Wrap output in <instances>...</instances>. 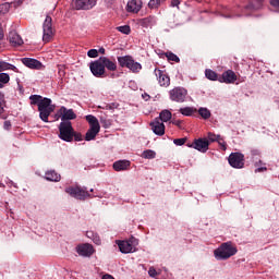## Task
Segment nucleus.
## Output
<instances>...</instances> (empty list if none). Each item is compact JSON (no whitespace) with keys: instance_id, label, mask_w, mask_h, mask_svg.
Segmentation results:
<instances>
[{"instance_id":"nucleus-1","label":"nucleus","mask_w":279,"mask_h":279,"mask_svg":"<svg viewBox=\"0 0 279 279\" xmlns=\"http://www.w3.org/2000/svg\"><path fill=\"white\" fill-rule=\"evenodd\" d=\"M32 106H38L39 118L44 123H49L51 112L56 110V106L51 105V99L43 98L40 95H32L29 97Z\"/></svg>"},{"instance_id":"nucleus-2","label":"nucleus","mask_w":279,"mask_h":279,"mask_svg":"<svg viewBox=\"0 0 279 279\" xmlns=\"http://www.w3.org/2000/svg\"><path fill=\"white\" fill-rule=\"evenodd\" d=\"M89 69L95 77H106V69L107 71H117V60L100 57L89 64Z\"/></svg>"},{"instance_id":"nucleus-3","label":"nucleus","mask_w":279,"mask_h":279,"mask_svg":"<svg viewBox=\"0 0 279 279\" xmlns=\"http://www.w3.org/2000/svg\"><path fill=\"white\" fill-rule=\"evenodd\" d=\"M236 252H238L236 246L233 245L232 242H225L214 251V256L218 260H228V258H231V256H234Z\"/></svg>"},{"instance_id":"nucleus-4","label":"nucleus","mask_w":279,"mask_h":279,"mask_svg":"<svg viewBox=\"0 0 279 279\" xmlns=\"http://www.w3.org/2000/svg\"><path fill=\"white\" fill-rule=\"evenodd\" d=\"M85 119L89 124V129L85 134V141H95V138H97V134L101 132V125L99 124V120L93 114L86 116Z\"/></svg>"},{"instance_id":"nucleus-5","label":"nucleus","mask_w":279,"mask_h":279,"mask_svg":"<svg viewBox=\"0 0 279 279\" xmlns=\"http://www.w3.org/2000/svg\"><path fill=\"white\" fill-rule=\"evenodd\" d=\"M116 243L122 254H132L136 252V247L138 246V240H136L135 238L122 241L117 240Z\"/></svg>"},{"instance_id":"nucleus-6","label":"nucleus","mask_w":279,"mask_h":279,"mask_svg":"<svg viewBox=\"0 0 279 279\" xmlns=\"http://www.w3.org/2000/svg\"><path fill=\"white\" fill-rule=\"evenodd\" d=\"M74 131L73 124L70 121L61 122L59 125V138L65 141V143H72Z\"/></svg>"},{"instance_id":"nucleus-7","label":"nucleus","mask_w":279,"mask_h":279,"mask_svg":"<svg viewBox=\"0 0 279 279\" xmlns=\"http://www.w3.org/2000/svg\"><path fill=\"white\" fill-rule=\"evenodd\" d=\"M118 62L122 69H129L132 73H138L143 69V65L134 61L131 56L118 57Z\"/></svg>"},{"instance_id":"nucleus-8","label":"nucleus","mask_w":279,"mask_h":279,"mask_svg":"<svg viewBox=\"0 0 279 279\" xmlns=\"http://www.w3.org/2000/svg\"><path fill=\"white\" fill-rule=\"evenodd\" d=\"M154 73L159 86L162 88H169V86H171V77L169 76V73H167V70H160L157 68Z\"/></svg>"},{"instance_id":"nucleus-9","label":"nucleus","mask_w":279,"mask_h":279,"mask_svg":"<svg viewBox=\"0 0 279 279\" xmlns=\"http://www.w3.org/2000/svg\"><path fill=\"white\" fill-rule=\"evenodd\" d=\"M171 101H177L178 104H184L186 101V96L189 92L183 87H174L169 92Z\"/></svg>"},{"instance_id":"nucleus-10","label":"nucleus","mask_w":279,"mask_h":279,"mask_svg":"<svg viewBox=\"0 0 279 279\" xmlns=\"http://www.w3.org/2000/svg\"><path fill=\"white\" fill-rule=\"evenodd\" d=\"M228 162L233 169H243V167H245V155L241 153H231Z\"/></svg>"},{"instance_id":"nucleus-11","label":"nucleus","mask_w":279,"mask_h":279,"mask_svg":"<svg viewBox=\"0 0 279 279\" xmlns=\"http://www.w3.org/2000/svg\"><path fill=\"white\" fill-rule=\"evenodd\" d=\"M52 19L51 16L47 15L46 20L44 22V35H43V40L44 43H51L53 40V26H52Z\"/></svg>"},{"instance_id":"nucleus-12","label":"nucleus","mask_w":279,"mask_h":279,"mask_svg":"<svg viewBox=\"0 0 279 279\" xmlns=\"http://www.w3.org/2000/svg\"><path fill=\"white\" fill-rule=\"evenodd\" d=\"M65 193L76 199H86V197H88V191H85L84 187H80L77 185L66 187Z\"/></svg>"},{"instance_id":"nucleus-13","label":"nucleus","mask_w":279,"mask_h":279,"mask_svg":"<svg viewBox=\"0 0 279 279\" xmlns=\"http://www.w3.org/2000/svg\"><path fill=\"white\" fill-rule=\"evenodd\" d=\"M189 147H192V149H196L197 151H201V154H206L210 147V143L206 137L196 138L193 141Z\"/></svg>"},{"instance_id":"nucleus-14","label":"nucleus","mask_w":279,"mask_h":279,"mask_svg":"<svg viewBox=\"0 0 279 279\" xmlns=\"http://www.w3.org/2000/svg\"><path fill=\"white\" fill-rule=\"evenodd\" d=\"M97 0H72L73 10H90L95 8Z\"/></svg>"},{"instance_id":"nucleus-15","label":"nucleus","mask_w":279,"mask_h":279,"mask_svg":"<svg viewBox=\"0 0 279 279\" xmlns=\"http://www.w3.org/2000/svg\"><path fill=\"white\" fill-rule=\"evenodd\" d=\"M76 253L78 256H84L85 258H90L95 254V247L92 244H78L76 246Z\"/></svg>"},{"instance_id":"nucleus-16","label":"nucleus","mask_w":279,"mask_h":279,"mask_svg":"<svg viewBox=\"0 0 279 279\" xmlns=\"http://www.w3.org/2000/svg\"><path fill=\"white\" fill-rule=\"evenodd\" d=\"M22 63L24 64V66H27V69H33L36 71H43V69H45L43 62L32 58H23Z\"/></svg>"},{"instance_id":"nucleus-17","label":"nucleus","mask_w":279,"mask_h":279,"mask_svg":"<svg viewBox=\"0 0 279 279\" xmlns=\"http://www.w3.org/2000/svg\"><path fill=\"white\" fill-rule=\"evenodd\" d=\"M238 76L236 73L232 70H227L222 73L221 76H219L218 82L225 83V84H234L236 82Z\"/></svg>"},{"instance_id":"nucleus-18","label":"nucleus","mask_w":279,"mask_h":279,"mask_svg":"<svg viewBox=\"0 0 279 279\" xmlns=\"http://www.w3.org/2000/svg\"><path fill=\"white\" fill-rule=\"evenodd\" d=\"M150 129L157 136H165V123L160 119H155L150 122Z\"/></svg>"},{"instance_id":"nucleus-19","label":"nucleus","mask_w":279,"mask_h":279,"mask_svg":"<svg viewBox=\"0 0 279 279\" xmlns=\"http://www.w3.org/2000/svg\"><path fill=\"white\" fill-rule=\"evenodd\" d=\"M59 117H62V121H73V119H77L73 109H66L65 107L59 109Z\"/></svg>"},{"instance_id":"nucleus-20","label":"nucleus","mask_w":279,"mask_h":279,"mask_svg":"<svg viewBox=\"0 0 279 279\" xmlns=\"http://www.w3.org/2000/svg\"><path fill=\"white\" fill-rule=\"evenodd\" d=\"M22 3V0H14L0 4V16L1 14H8V12H10V8H19Z\"/></svg>"},{"instance_id":"nucleus-21","label":"nucleus","mask_w":279,"mask_h":279,"mask_svg":"<svg viewBox=\"0 0 279 279\" xmlns=\"http://www.w3.org/2000/svg\"><path fill=\"white\" fill-rule=\"evenodd\" d=\"M141 8H143V1L141 0H131L128 2L126 10L128 12H133L138 14L141 12Z\"/></svg>"},{"instance_id":"nucleus-22","label":"nucleus","mask_w":279,"mask_h":279,"mask_svg":"<svg viewBox=\"0 0 279 279\" xmlns=\"http://www.w3.org/2000/svg\"><path fill=\"white\" fill-rule=\"evenodd\" d=\"M9 41L12 47H21V45H23V38H21V35L15 31L9 33Z\"/></svg>"},{"instance_id":"nucleus-23","label":"nucleus","mask_w":279,"mask_h":279,"mask_svg":"<svg viewBox=\"0 0 279 279\" xmlns=\"http://www.w3.org/2000/svg\"><path fill=\"white\" fill-rule=\"evenodd\" d=\"M131 165L130 160H118L113 162V169L114 171H128Z\"/></svg>"},{"instance_id":"nucleus-24","label":"nucleus","mask_w":279,"mask_h":279,"mask_svg":"<svg viewBox=\"0 0 279 279\" xmlns=\"http://www.w3.org/2000/svg\"><path fill=\"white\" fill-rule=\"evenodd\" d=\"M45 178L46 180H48V182H60V180L62 179V177L58 172H56V170L47 171Z\"/></svg>"},{"instance_id":"nucleus-25","label":"nucleus","mask_w":279,"mask_h":279,"mask_svg":"<svg viewBox=\"0 0 279 279\" xmlns=\"http://www.w3.org/2000/svg\"><path fill=\"white\" fill-rule=\"evenodd\" d=\"M2 71H14V73H19V68L5 61H0V73Z\"/></svg>"},{"instance_id":"nucleus-26","label":"nucleus","mask_w":279,"mask_h":279,"mask_svg":"<svg viewBox=\"0 0 279 279\" xmlns=\"http://www.w3.org/2000/svg\"><path fill=\"white\" fill-rule=\"evenodd\" d=\"M179 112L183 114V117H193V114H197V109L194 107H185L181 108Z\"/></svg>"},{"instance_id":"nucleus-27","label":"nucleus","mask_w":279,"mask_h":279,"mask_svg":"<svg viewBox=\"0 0 279 279\" xmlns=\"http://www.w3.org/2000/svg\"><path fill=\"white\" fill-rule=\"evenodd\" d=\"M171 111L169 110H162L159 114V121H161V123H167V121H171Z\"/></svg>"},{"instance_id":"nucleus-28","label":"nucleus","mask_w":279,"mask_h":279,"mask_svg":"<svg viewBox=\"0 0 279 279\" xmlns=\"http://www.w3.org/2000/svg\"><path fill=\"white\" fill-rule=\"evenodd\" d=\"M205 75L207 80H210L211 82H217V81L219 82V75L217 74V72L213 70H206Z\"/></svg>"},{"instance_id":"nucleus-29","label":"nucleus","mask_w":279,"mask_h":279,"mask_svg":"<svg viewBox=\"0 0 279 279\" xmlns=\"http://www.w3.org/2000/svg\"><path fill=\"white\" fill-rule=\"evenodd\" d=\"M198 114L202 117V119L208 120L211 117L210 110L208 108L201 107L197 110Z\"/></svg>"},{"instance_id":"nucleus-30","label":"nucleus","mask_w":279,"mask_h":279,"mask_svg":"<svg viewBox=\"0 0 279 279\" xmlns=\"http://www.w3.org/2000/svg\"><path fill=\"white\" fill-rule=\"evenodd\" d=\"M220 137H221V135H217L213 132H208L206 140L208 141V143L210 145V143H217Z\"/></svg>"},{"instance_id":"nucleus-31","label":"nucleus","mask_w":279,"mask_h":279,"mask_svg":"<svg viewBox=\"0 0 279 279\" xmlns=\"http://www.w3.org/2000/svg\"><path fill=\"white\" fill-rule=\"evenodd\" d=\"M161 3H165V0H150L148 2V8H150V10H156L160 8Z\"/></svg>"},{"instance_id":"nucleus-32","label":"nucleus","mask_w":279,"mask_h":279,"mask_svg":"<svg viewBox=\"0 0 279 279\" xmlns=\"http://www.w3.org/2000/svg\"><path fill=\"white\" fill-rule=\"evenodd\" d=\"M142 158L151 160V159L156 158V151H154L151 149L144 150L142 154Z\"/></svg>"},{"instance_id":"nucleus-33","label":"nucleus","mask_w":279,"mask_h":279,"mask_svg":"<svg viewBox=\"0 0 279 279\" xmlns=\"http://www.w3.org/2000/svg\"><path fill=\"white\" fill-rule=\"evenodd\" d=\"M165 56L169 62H180V58L173 52H166Z\"/></svg>"},{"instance_id":"nucleus-34","label":"nucleus","mask_w":279,"mask_h":279,"mask_svg":"<svg viewBox=\"0 0 279 279\" xmlns=\"http://www.w3.org/2000/svg\"><path fill=\"white\" fill-rule=\"evenodd\" d=\"M10 83V74L8 73H0V84H2V88L5 86V84Z\"/></svg>"},{"instance_id":"nucleus-35","label":"nucleus","mask_w":279,"mask_h":279,"mask_svg":"<svg viewBox=\"0 0 279 279\" xmlns=\"http://www.w3.org/2000/svg\"><path fill=\"white\" fill-rule=\"evenodd\" d=\"M117 31L120 32L121 34H125L126 36L130 35L132 29L130 28V25H124V26H118Z\"/></svg>"},{"instance_id":"nucleus-36","label":"nucleus","mask_w":279,"mask_h":279,"mask_svg":"<svg viewBox=\"0 0 279 279\" xmlns=\"http://www.w3.org/2000/svg\"><path fill=\"white\" fill-rule=\"evenodd\" d=\"M217 143H218L221 151H226V149H228V143H226V140H223L221 136L218 138Z\"/></svg>"},{"instance_id":"nucleus-37","label":"nucleus","mask_w":279,"mask_h":279,"mask_svg":"<svg viewBox=\"0 0 279 279\" xmlns=\"http://www.w3.org/2000/svg\"><path fill=\"white\" fill-rule=\"evenodd\" d=\"M117 108H119V104L112 102V104L106 105L102 108V110H117Z\"/></svg>"},{"instance_id":"nucleus-38","label":"nucleus","mask_w":279,"mask_h":279,"mask_svg":"<svg viewBox=\"0 0 279 279\" xmlns=\"http://www.w3.org/2000/svg\"><path fill=\"white\" fill-rule=\"evenodd\" d=\"M88 58H98L99 57V51L97 49H90L87 52Z\"/></svg>"},{"instance_id":"nucleus-39","label":"nucleus","mask_w":279,"mask_h":279,"mask_svg":"<svg viewBox=\"0 0 279 279\" xmlns=\"http://www.w3.org/2000/svg\"><path fill=\"white\" fill-rule=\"evenodd\" d=\"M148 276H150V278H156V276H160V272L156 271V268L150 267L148 270Z\"/></svg>"},{"instance_id":"nucleus-40","label":"nucleus","mask_w":279,"mask_h":279,"mask_svg":"<svg viewBox=\"0 0 279 279\" xmlns=\"http://www.w3.org/2000/svg\"><path fill=\"white\" fill-rule=\"evenodd\" d=\"M174 145L182 146L186 143V138H175L173 140Z\"/></svg>"},{"instance_id":"nucleus-41","label":"nucleus","mask_w":279,"mask_h":279,"mask_svg":"<svg viewBox=\"0 0 279 279\" xmlns=\"http://www.w3.org/2000/svg\"><path fill=\"white\" fill-rule=\"evenodd\" d=\"M73 138H74L75 141H77V142L84 140L82 133H77V132H75V131L73 132Z\"/></svg>"},{"instance_id":"nucleus-42","label":"nucleus","mask_w":279,"mask_h":279,"mask_svg":"<svg viewBox=\"0 0 279 279\" xmlns=\"http://www.w3.org/2000/svg\"><path fill=\"white\" fill-rule=\"evenodd\" d=\"M5 112V99L0 100V116Z\"/></svg>"},{"instance_id":"nucleus-43","label":"nucleus","mask_w":279,"mask_h":279,"mask_svg":"<svg viewBox=\"0 0 279 279\" xmlns=\"http://www.w3.org/2000/svg\"><path fill=\"white\" fill-rule=\"evenodd\" d=\"M93 241L95 245H101V238H99L98 235H93Z\"/></svg>"},{"instance_id":"nucleus-44","label":"nucleus","mask_w":279,"mask_h":279,"mask_svg":"<svg viewBox=\"0 0 279 279\" xmlns=\"http://www.w3.org/2000/svg\"><path fill=\"white\" fill-rule=\"evenodd\" d=\"M3 128H4V130H10V128H12V122H10V121H4Z\"/></svg>"},{"instance_id":"nucleus-45","label":"nucleus","mask_w":279,"mask_h":279,"mask_svg":"<svg viewBox=\"0 0 279 279\" xmlns=\"http://www.w3.org/2000/svg\"><path fill=\"white\" fill-rule=\"evenodd\" d=\"M270 5H272V8H279V0H270Z\"/></svg>"},{"instance_id":"nucleus-46","label":"nucleus","mask_w":279,"mask_h":279,"mask_svg":"<svg viewBox=\"0 0 279 279\" xmlns=\"http://www.w3.org/2000/svg\"><path fill=\"white\" fill-rule=\"evenodd\" d=\"M263 171H267V167H260L255 169V173H263Z\"/></svg>"},{"instance_id":"nucleus-47","label":"nucleus","mask_w":279,"mask_h":279,"mask_svg":"<svg viewBox=\"0 0 279 279\" xmlns=\"http://www.w3.org/2000/svg\"><path fill=\"white\" fill-rule=\"evenodd\" d=\"M171 5L172 8H178V5H180V0H172Z\"/></svg>"},{"instance_id":"nucleus-48","label":"nucleus","mask_w":279,"mask_h":279,"mask_svg":"<svg viewBox=\"0 0 279 279\" xmlns=\"http://www.w3.org/2000/svg\"><path fill=\"white\" fill-rule=\"evenodd\" d=\"M54 119L56 121L60 120L62 121V116H60V110L57 111V113L54 114Z\"/></svg>"},{"instance_id":"nucleus-49","label":"nucleus","mask_w":279,"mask_h":279,"mask_svg":"<svg viewBox=\"0 0 279 279\" xmlns=\"http://www.w3.org/2000/svg\"><path fill=\"white\" fill-rule=\"evenodd\" d=\"M102 279H114V277H112L111 275H105L102 276Z\"/></svg>"},{"instance_id":"nucleus-50","label":"nucleus","mask_w":279,"mask_h":279,"mask_svg":"<svg viewBox=\"0 0 279 279\" xmlns=\"http://www.w3.org/2000/svg\"><path fill=\"white\" fill-rule=\"evenodd\" d=\"M98 53H101L102 56L106 54V49H105V48H100V49L98 50Z\"/></svg>"},{"instance_id":"nucleus-51","label":"nucleus","mask_w":279,"mask_h":279,"mask_svg":"<svg viewBox=\"0 0 279 279\" xmlns=\"http://www.w3.org/2000/svg\"><path fill=\"white\" fill-rule=\"evenodd\" d=\"M1 99H5V95H3V93L0 92V100Z\"/></svg>"},{"instance_id":"nucleus-52","label":"nucleus","mask_w":279,"mask_h":279,"mask_svg":"<svg viewBox=\"0 0 279 279\" xmlns=\"http://www.w3.org/2000/svg\"><path fill=\"white\" fill-rule=\"evenodd\" d=\"M259 165H263L262 160H259L258 162H255V167H258Z\"/></svg>"},{"instance_id":"nucleus-53","label":"nucleus","mask_w":279,"mask_h":279,"mask_svg":"<svg viewBox=\"0 0 279 279\" xmlns=\"http://www.w3.org/2000/svg\"><path fill=\"white\" fill-rule=\"evenodd\" d=\"M181 123H182L181 121L174 122L175 125H180Z\"/></svg>"},{"instance_id":"nucleus-54","label":"nucleus","mask_w":279,"mask_h":279,"mask_svg":"<svg viewBox=\"0 0 279 279\" xmlns=\"http://www.w3.org/2000/svg\"><path fill=\"white\" fill-rule=\"evenodd\" d=\"M256 154L258 155V153H257V151H253V156H256Z\"/></svg>"},{"instance_id":"nucleus-55","label":"nucleus","mask_w":279,"mask_h":279,"mask_svg":"<svg viewBox=\"0 0 279 279\" xmlns=\"http://www.w3.org/2000/svg\"><path fill=\"white\" fill-rule=\"evenodd\" d=\"M0 88H3V85L0 83Z\"/></svg>"}]
</instances>
